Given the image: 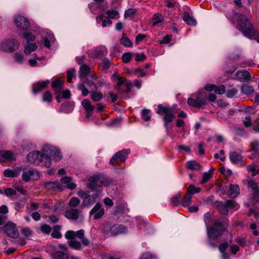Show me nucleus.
<instances>
[{"mask_svg": "<svg viewBox=\"0 0 259 259\" xmlns=\"http://www.w3.org/2000/svg\"><path fill=\"white\" fill-rule=\"evenodd\" d=\"M235 17L238 18V29L240 30L243 34L250 38H257L255 35V31L254 29L253 25L249 22L248 18L244 15L240 14H235Z\"/></svg>", "mask_w": 259, "mask_h": 259, "instance_id": "1", "label": "nucleus"}, {"mask_svg": "<svg viewBox=\"0 0 259 259\" xmlns=\"http://www.w3.org/2000/svg\"><path fill=\"white\" fill-rule=\"evenodd\" d=\"M228 225V220L226 219L222 221H215L213 225L207 229V234L208 238L212 239H217L221 238Z\"/></svg>", "mask_w": 259, "mask_h": 259, "instance_id": "2", "label": "nucleus"}, {"mask_svg": "<svg viewBox=\"0 0 259 259\" xmlns=\"http://www.w3.org/2000/svg\"><path fill=\"white\" fill-rule=\"evenodd\" d=\"M44 150V153L38 151L29 153L27 156L28 161L41 166L49 167L51 165V160L46 156V148Z\"/></svg>", "mask_w": 259, "mask_h": 259, "instance_id": "3", "label": "nucleus"}, {"mask_svg": "<svg viewBox=\"0 0 259 259\" xmlns=\"http://www.w3.org/2000/svg\"><path fill=\"white\" fill-rule=\"evenodd\" d=\"M187 103L197 109L204 108L207 104V94L203 91H198L192 94L188 99Z\"/></svg>", "mask_w": 259, "mask_h": 259, "instance_id": "4", "label": "nucleus"}, {"mask_svg": "<svg viewBox=\"0 0 259 259\" xmlns=\"http://www.w3.org/2000/svg\"><path fill=\"white\" fill-rule=\"evenodd\" d=\"M89 183L88 184V188L95 190L97 187L109 186L113 183V180L109 178L104 177L100 176H94L90 177Z\"/></svg>", "mask_w": 259, "mask_h": 259, "instance_id": "5", "label": "nucleus"}, {"mask_svg": "<svg viewBox=\"0 0 259 259\" xmlns=\"http://www.w3.org/2000/svg\"><path fill=\"white\" fill-rule=\"evenodd\" d=\"M102 231L105 235L115 236L127 231V228L121 224L111 225L108 222L104 223L102 226Z\"/></svg>", "mask_w": 259, "mask_h": 259, "instance_id": "6", "label": "nucleus"}, {"mask_svg": "<svg viewBox=\"0 0 259 259\" xmlns=\"http://www.w3.org/2000/svg\"><path fill=\"white\" fill-rule=\"evenodd\" d=\"M157 113L164 115L163 119L165 126L172 122L175 118L174 110L170 107H164L161 104L158 105Z\"/></svg>", "mask_w": 259, "mask_h": 259, "instance_id": "7", "label": "nucleus"}, {"mask_svg": "<svg viewBox=\"0 0 259 259\" xmlns=\"http://www.w3.org/2000/svg\"><path fill=\"white\" fill-rule=\"evenodd\" d=\"M22 178L25 182L35 181L40 178V172L32 167L25 168L23 169Z\"/></svg>", "mask_w": 259, "mask_h": 259, "instance_id": "8", "label": "nucleus"}, {"mask_svg": "<svg viewBox=\"0 0 259 259\" xmlns=\"http://www.w3.org/2000/svg\"><path fill=\"white\" fill-rule=\"evenodd\" d=\"M118 81L115 87V89L119 95L131 92L132 83L130 81H127L126 79L122 77H118Z\"/></svg>", "mask_w": 259, "mask_h": 259, "instance_id": "9", "label": "nucleus"}, {"mask_svg": "<svg viewBox=\"0 0 259 259\" xmlns=\"http://www.w3.org/2000/svg\"><path fill=\"white\" fill-rule=\"evenodd\" d=\"M130 153V149H122L117 152L110 159V163L113 166L119 165L121 162L125 161Z\"/></svg>", "mask_w": 259, "mask_h": 259, "instance_id": "10", "label": "nucleus"}, {"mask_svg": "<svg viewBox=\"0 0 259 259\" xmlns=\"http://www.w3.org/2000/svg\"><path fill=\"white\" fill-rule=\"evenodd\" d=\"M20 44L15 39H10L3 41L1 46V49L5 52H13L18 49Z\"/></svg>", "mask_w": 259, "mask_h": 259, "instance_id": "11", "label": "nucleus"}, {"mask_svg": "<svg viewBox=\"0 0 259 259\" xmlns=\"http://www.w3.org/2000/svg\"><path fill=\"white\" fill-rule=\"evenodd\" d=\"M4 230L9 237L12 238H16L19 235L16 225L11 222H8L4 226Z\"/></svg>", "mask_w": 259, "mask_h": 259, "instance_id": "12", "label": "nucleus"}, {"mask_svg": "<svg viewBox=\"0 0 259 259\" xmlns=\"http://www.w3.org/2000/svg\"><path fill=\"white\" fill-rule=\"evenodd\" d=\"M15 23L17 27L19 28L20 30L23 31L27 30L30 26V23L28 19L22 16H17L15 19Z\"/></svg>", "mask_w": 259, "mask_h": 259, "instance_id": "13", "label": "nucleus"}, {"mask_svg": "<svg viewBox=\"0 0 259 259\" xmlns=\"http://www.w3.org/2000/svg\"><path fill=\"white\" fill-rule=\"evenodd\" d=\"M44 187L51 193L57 191H61L63 190L61 184L57 181L46 182L44 184Z\"/></svg>", "mask_w": 259, "mask_h": 259, "instance_id": "14", "label": "nucleus"}, {"mask_svg": "<svg viewBox=\"0 0 259 259\" xmlns=\"http://www.w3.org/2000/svg\"><path fill=\"white\" fill-rule=\"evenodd\" d=\"M46 156L51 160V158L56 161H59L62 159L61 153L54 148H47L46 150Z\"/></svg>", "mask_w": 259, "mask_h": 259, "instance_id": "15", "label": "nucleus"}, {"mask_svg": "<svg viewBox=\"0 0 259 259\" xmlns=\"http://www.w3.org/2000/svg\"><path fill=\"white\" fill-rule=\"evenodd\" d=\"M104 208H101L100 203H98L90 211V215L94 214V219L97 220L101 218L104 214Z\"/></svg>", "mask_w": 259, "mask_h": 259, "instance_id": "16", "label": "nucleus"}, {"mask_svg": "<svg viewBox=\"0 0 259 259\" xmlns=\"http://www.w3.org/2000/svg\"><path fill=\"white\" fill-rule=\"evenodd\" d=\"M50 83L49 80L47 79L41 82H37L32 85V92L34 94H36L45 89L48 84Z\"/></svg>", "mask_w": 259, "mask_h": 259, "instance_id": "17", "label": "nucleus"}, {"mask_svg": "<svg viewBox=\"0 0 259 259\" xmlns=\"http://www.w3.org/2000/svg\"><path fill=\"white\" fill-rule=\"evenodd\" d=\"M81 104L85 109L86 118H90L91 117L95 108L94 106L91 104L90 101L88 99L83 100L81 102Z\"/></svg>", "mask_w": 259, "mask_h": 259, "instance_id": "18", "label": "nucleus"}, {"mask_svg": "<svg viewBox=\"0 0 259 259\" xmlns=\"http://www.w3.org/2000/svg\"><path fill=\"white\" fill-rule=\"evenodd\" d=\"M80 212L76 208H70L65 211V217L70 220H76L79 218Z\"/></svg>", "mask_w": 259, "mask_h": 259, "instance_id": "19", "label": "nucleus"}, {"mask_svg": "<svg viewBox=\"0 0 259 259\" xmlns=\"http://www.w3.org/2000/svg\"><path fill=\"white\" fill-rule=\"evenodd\" d=\"M0 158L5 161L16 160L14 154L8 150H3L0 151Z\"/></svg>", "mask_w": 259, "mask_h": 259, "instance_id": "20", "label": "nucleus"}, {"mask_svg": "<svg viewBox=\"0 0 259 259\" xmlns=\"http://www.w3.org/2000/svg\"><path fill=\"white\" fill-rule=\"evenodd\" d=\"M229 158L233 164H238L242 161L243 156L237 152H231L229 154Z\"/></svg>", "mask_w": 259, "mask_h": 259, "instance_id": "21", "label": "nucleus"}, {"mask_svg": "<svg viewBox=\"0 0 259 259\" xmlns=\"http://www.w3.org/2000/svg\"><path fill=\"white\" fill-rule=\"evenodd\" d=\"M60 181L61 183L65 184L66 187L70 190H73L76 187V185L72 182V178L70 177H63Z\"/></svg>", "mask_w": 259, "mask_h": 259, "instance_id": "22", "label": "nucleus"}, {"mask_svg": "<svg viewBox=\"0 0 259 259\" xmlns=\"http://www.w3.org/2000/svg\"><path fill=\"white\" fill-rule=\"evenodd\" d=\"M52 87L56 94L61 92L63 88V81L58 78L52 82Z\"/></svg>", "mask_w": 259, "mask_h": 259, "instance_id": "23", "label": "nucleus"}, {"mask_svg": "<svg viewBox=\"0 0 259 259\" xmlns=\"http://www.w3.org/2000/svg\"><path fill=\"white\" fill-rule=\"evenodd\" d=\"M75 237H77L80 239H82L81 243L83 246H88L90 244L89 240L84 238V231L83 230H80L77 231V232H75Z\"/></svg>", "mask_w": 259, "mask_h": 259, "instance_id": "24", "label": "nucleus"}, {"mask_svg": "<svg viewBox=\"0 0 259 259\" xmlns=\"http://www.w3.org/2000/svg\"><path fill=\"white\" fill-rule=\"evenodd\" d=\"M239 194V188L237 185L231 184L229 186L228 196L230 198H235Z\"/></svg>", "mask_w": 259, "mask_h": 259, "instance_id": "25", "label": "nucleus"}, {"mask_svg": "<svg viewBox=\"0 0 259 259\" xmlns=\"http://www.w3.org/2000/svg\"><path fill=\"white\" fill-rule=\"evenodd\" d=\"M236 75L239 79L249 80L251 78L250 73L246 70H238Z\"/></svg>", "mask_w": 259, "mask_h": 259, "instance_id": "26", "label": "nucleus"}, {"mask_svg": "<svg viewBox=\"0 0 259 259\" xmlns=\"http://www.w3.org/2000/svg\"><path fill=\"white\" fill-rule=\"evenodd\" d=\"M98 197V195L95 194L94 195H89L87 198L83 200L81 205L82 207L88 206L90 205L95 203L96 201V198Z\"/></svg>", "mask_w": 259, "mask_h": 259, "instance_id": "27", "label": "nucleus"}, {"mask_svg": "<svg viewBox=\"0 0 259 259\" xmlns=\"http://www.w3.org/2000/svg\"><path fill=\"white\" fill-rule=\"evenodd\" d=\"M183 19L188 25H195L196 24L195 19L193 17L191 16L187 12H184Z\"/></svg>", "mask_w": 259, "mask_h": 259, "instance_id": "28", "label": "nucleus"}, {"mask_svg": "<svg viewBox=\"0 0 259 259\" xmlns=\"http://www.w3.org/2000/svg\"><path fill=\"white\" fill-rule=\"evenodd\" d=\"M120 43L125 47H132L133 46L132 41L129 39L127 35L125 33H123L122 37L120 38Z\"/></svg>", "mask_w": 259, "mask_h": 259, "instance_id": "29", "label": "nucleus"}, {"mask_svg": "<svg viewBox=\"0 0 259 259\" xmlns=\"http://www.w3.org/2000/svg\"><path fill=\"white\" fill-rule=\"evenodd\" d=\"M91 70V68L85 64H83L80 67L79 69V76L81 78L85 77L89 74Z\"/></svg>", "mask_w": 259, "mask_h": 259, "instance_id": "30", "label": "nucleus"}, {"mask_svg": "<svg viewBox=\"0 0 259 259\" xmlns=\"http://www.w3.org/2000/svg\"><path fill=\"white\" fill-rule=\"evenodd\" d=\"M37 48V46L35 43H30L26 45L24 53L26 55H29L31 53L34 52Z\"/></svg>", "mask_w": 259, "mask_h": 259, "instance_id": "31", "label": "nucleus"}, {"mask_svg": "<svg viewBox=\"0 0 259 259\" xmlns=\"http://www.w3.org/2000/svg\"><path fill=\"white\" fill-rule=\"evenodd\" d=\"M20 171L21 169L19 168L15 170L7 169L4 171V175L6 177H15L19 175Z\"/></svg>", "mask_w": 259, "mask_h": 259, "instance_id": "32", "label": "nucleus"}, {"mask_svg": "<svg viewBox=\"0 0 259 259\" xmlns=\"http://www.w3.org/2000/svg\"><path fill=\"white\" fill-rule=\"evenodd\" d=\"M68 251H57L53 254L54 259H67Z\"/></svg>", "mask_w": 259, "mask_h": 259, "instance_id": "33", "label": "nucleus"}, {"mask_svg": "<svg viewBox=\"0 0 259 259\" xmlns=\"http://www.w3.org/2000/svg\"><path fill=\"white\" fill-rule=\"evenodd\" d=\"M91 98L92 100L95 102H98L103 98V95L100 92H96V91H90Z\"/></svg>", "mask_w": 259, "mask_h": 259, "instance_id": "34", "label": "nucleus"}, {"mask_svg": "<svg viewBox=\"0 0 259 259\" xmlns=\"http://www.w3.org/2000/svg\"><path fill=\"white\" fill-rule=\"evenodd\" d=\"M61 230V226L56 225L53 228V232L51 233V236L54 238L59 239L62 237V234L60 231Z\"/></svg>", "mask_w": 259, "mask_h": 259, "instance_id": "35", "label": "nucleus"}, {"mask_svg": "<svg viewBox=\"0 0 259 259\" xmlns=\"http://www.w3.org/2000/svg\"><path fill=\"white\" fill-rule=\"evenodd\" d=\"M186 167L188 169L191 170H198L201 167V165L195 161L187 162Z\"/></svg>", "mask_w": 259, "mask_h": 259, "instance_id": "36", "label": "nucleus"}, {"mask_svg": "<svg viewBox=\"0 0 259 259\" xmlns=\"http://www.w3.org/2000/svg\"><path fill=\"white\" fill-rule=\"evenodd\" d=\"M192 196L190 194L187 193L183 197L181 200V204L184 207H187L189 206L191 203V199Z\"/></svg>", "mask_w": 259, "mask_h": 259, "instance_id": "37", "label": "nucleus"}, {"mask_svg": "<svg viewBox=\"0 0 259 259\" xmlns=\"http://www.w3.org/2000/svg\"><path fill=\"white\" fill-rule=\"evenodd\" d=\"M216 206L218 209L219 210L220 212L223 214H227L228 213V210L227 209V207L224 203L223 202H216Z\"/></svg>", "mask_w": 259, "mask_h": 259, "instance_id": "38", "label": "nucleus"}, {"mask_svg": "<svg viewBox=\"0 0 259 259\" xmlns=\"http://www.w3.org/2000/svg\"><path fill=\"white\" fill-rule=\"evenodd\" d=\"M69 246L75 250H80L82 249L81 244L80 242L76 240H70L68 242Z\"/></svg>", "mask_w": 259, "mask_h": 259, "instance_id": "39", "label": "nucleus"}, {"mask_svg": "<svg viewBox=\"0 0 259 259\" xmlns=\"http://www.w3.org/2000/svg\"><path fill=\"white\" fill-rule=\"evenodd\" d=\"M201 189L199 187H196L193 185H190L187 188V191L188 194H190L191 196L196 193L200 192Z\"/></svg>", "mask_w": 259, "mask_h": 259, "instance_id": "40", "label": "nucleus"}, {"mask_svg": "<svg viewBox=\"0 0 259 259\" xmlns=\"http://www.w3.org/2000/svg\"><path fill=\"white\" fill-rule=\"evenodd\" d=\"M237 93L238 90L236 88H234L232 86H230L227 90L226 95L227 97L232 98L234 97Z\"/></svg>", "mask_w": 259, "mask_h": 259, "instance_id": "41", "label": "nucleus"}, {"mask_svg": "<svg viewBox=\"0 0 259 259\" xmlns=\"http://www.w3.org/2000/svg\"><path fill=\"white\" fill-rule=\"evenodd\" d=\"M111 65L110 61L108 59H104L100 65V67L102 70H107Z\"/></svg>", "mask_w": 259, "mask_h": 259, "instance_id": "42", "label": "nucleus"}, {"mask_svg": "<svg viewBox=\"0 0 259 259\" xmlns=\"http://www.w3.org/2000/svg\"><path fill=\"white\" fill-rule=\"evenodd\" d=\"M22 37L26 39L27 42L33 41L35 40V36L30 32H25L22 34Z\"/></svg>", "mask_w": 259, "mask_h": 259, "instance_id": "43", "label": "nucleus"}, {"mask_svg": "<svg viewBox=\"0 0 259 259\" xmlns=\"http://www.w3.org/2000/svg\"><path fill=\"white\" fill-rule=\"evenodd\" d=\"M241 91L243 93L246 95H249L253 93L254 90L251 86L247 84H243L241 87Z\"/></svg>", "mask_w": 259, "mask_h": 259, "instance_id": "44", "label": "nucleus"}, {"mask_svg": "<svg viewBox=\"0 0 259 259\" xmlns=\"http://www.w3.org/2000/svg\"><path fill=\"white\" fill-rule=\"evenodd\" d=\"M82 83H84L85 86L91 88V91H96L98 89L97 85L93 81L89 80L88 79H85Z\"/></svg>", "mask_w": 259, "mask_h": 259, "instance_id": "45", "label": "nucleus"}, {"mask_svg": "<svg viewBox=\"0 0 259 259\" xmlns=\"http://www.w3.org/2000/svg\"><path fill=\"white\" fill-rule=\"evenodd\" d=\"M106 13L108 15V17L111 19L118 18L119 16L118 11L115 10H109L106 11Z\"/></svg>", "mask_w": 259, "mask_h": 259, "instance_id": "46", "label": "nucleus"}, {"mask_svg": "<svg viewBox=\"0 0 259 259\" xmlns=\"http://www.w3.org/2000/svg\"><path fill=\"white\" fill-rule=\"evenodd\" d=\"M250 146L251 149L250 150V151L254 152V153H257L259 151V142L257 140H254L252 141L250 144Z\"/></svg>", "mask_w": 259, "mask_h": 259, "instance_id": "47", "label": "nucleus"}, {"mask_svg": "<svg viewBox=\"0 0 259 259\" xmlns=\"http://www.w3.org/2000/svg\"><path fill=\"white\" fill-rule=\"evenodd\" d=\"M80 201L77 197H73L69 201L68 205L70 207H75L77 206L80 203Z\"/></svg>", "mask_w": 259, "mask_h": 259, "instance_id": "48", "label": "nucleus"}, {"mask_svg": "<svg viewBox=\"0 0 259 259\" xmlns=\"http://www.w3.org/2000/svg\"><path fill=\"white\" fill-rule=\"evenodd\" d=\"M212 172H211L210 171L207 172H204L203 174L202 180L201 181L200 184H204L207 182L212 177Z\"/></svg>", "mask_w": 259, "mask_h": 259, "instance_id": "49", "label": "nucleus"}, {"mask_svg": "<svg viewBox=\"0 0 259 259\" xmlns=\"http://www.w3.org/2000/svg\"><path fill=\"white\" fill-rule=\"evenodd\" d=\"M77 88L79 91H81L83 96H87L89 94V92L84 83H79L77 85Z\"/></svg>", "mask_w": 259, "mask_h": 259, "instance_id": "50", "label": "nucleus"}, {"mask_svg": "<svg viewBox=\"0 0 259 259\" xmlns=\"http://www.w3.org/2000/svg\"><path fill=\"white\" fill-rule=\"evenodd\" d=\"M161 15L159 13H156L154 14L152 18V20H153L152 25L153 26H157L158 23L161 22Z\"/></svg>", "mask_w": 259, "mask_h": 259, "instance_id": "51", "label": "nucleus"}, {"mask_svg": "<svg viewBox=\"0 0 259 259\" xmlns=\"http://www.w3.org/2000/svg\"><path fill=\"white\" fill-rule=\"evenodd\" d=\"M134 56V54L131 52L124 53L122 57V61L125 63H129Z\"/></svg>", "mask_w": 259, "mask_h": 259, "instance_id": "52", "label": "nucleus"}, {"mask_svg": "<svg viewBox=\"0 0 259 259\" xmlns=\"http://www.w3.org/2000/svg\"><path fill=\"white\" fill-rule=\"evenodd\" d=\"M181 197V195L180 193L177 195L172 196L171 198V204L173 206H177L179 203V199Z\"/></svg>", "mask_w": 259, "mask_h": 259, "instance_id": "53", "label": "nucleus"}, {"mask_svg": "<svg viewBox=\"0 0 259 259\" xmlns=\"http://www.w3.org/2000/svg\"><path fill=\"white\" fill-rule=\"evenodd\" d=\"M150 110L148 109H143L142 111V116L143 119L146 121H148L151 119V116L150 115Z\"/></svg>", "mask_w": 259, "mask_h": 259, "instance_id": "54", "label": "nucleus"}, {"mask_svg": "<svg viewBox=\"0 0 259 259\" xmlns=\"http://www.w3.org/2000/svg\"><path fill=\"white\" fill-rule=\"evenodd\" d=\"M136 12L137 11L135 9H128L127 10L125 11L124 15V17L125 18H130L134 16Z\"/></svg>", "mask_w": 259, "mask_h": 259, "instance_id": "55", "label": "nucleus"}, {"mask_svg": "<svg viewBox=\"0 0 259 259\" xmlns=\"http://www.w3.org/2000/svg\"><path fill=\"white\" fill-rule=\"evenodd\" d=\"M14 58L15 59V61L19 63H22L23 59H24V55L19 53H16L14 54Z\"/></svg>", "mask_w": 259, "mask_h": 259, "instance_id": "56", "label": "nucleus"}, {"mask_svg": "<svg viewBox=\"0 0 259 259\" xmlns=\"http://www.w3.org/2000/svg\"><path fill=\"white\" fill-rule=\"evenodd\" d=\"M247 168L248 171L252 172L253 176L259 173V168L254 165H249Z\"/></svg>", "mask_w": 259, "mask_h": 259, "instance_id": "57", "label": "nucleus"}, {"mask_svg": "<svg viewBox=\"0 0 259 259\" xmlns=\"http://www.w3.org/2000/svg\"><path fill=\"white\" fill-rule=\"evenodd\" d=\"M65 237L68 240H74L75 238V231L69 230L66 232Z\"/></svg>", "mask_w": 259, "mask_h": 259, "instance_id": "58", "label": "nucleus"}, {"mask_svg": "<svg viewBox=\"0 0 259 259\" xmlns=\"http://www.w3.org/2000/svg\"><path fill=\"white\" fill-rule=\"evenodd\" d=\"M52 95L49 91L46 92L42 97V100L45 102H51L52 101Z\"/></svg>", "mask_w": 259, "mask_h": 259, "instance_id": "59", "label": "nucleus"}, {"mask_svg": "<svg viewBox=\"0 0 259 259\" xmlns=\"http://www.w3.org/2000/svg\"><path fill=\"white\" fill-rule=\"evenodd\" d=\"M247 186L251 189L253 191H254L256 190H258V189H259L257 184L252 180H249L248 181Z\"/></svg>", "mask_w": 259, "mask_h": 259, "instance_id": "60", "label": "nucleus"}, {"mask_svg": "<svg viewBox=\"0 0 259 259\" xmlns=\"http://www.w3.org/2000/svg\"><path fill=\"white\" fill-rule=\"evenodd\" d=\"M40 230L42 233L49 234L51 232L52 228L50 226L45 224L41 226Z\"/></svg>", "mask_w": 259, "mask_h": 259, "instance_id": "61", "label": "nucleus"}, {"mask_svg": "<svg viewBox=\"0 0 259 259\" xmlns=\"http://www.w3.org/2000/svg\"><path fill=\"white\" fill-rule=\"evenodd\" d=\"M226 92V87L224 85L217 86L215 89V93L217 94H223Z\"/></svg>", "mask_w": 259, "mask_h": 259, "instance_id": "62", "label": "nucleus"}, {"mask_svg": "<svg viewBox=\"0 0 259 259\" xmlns=\"http://www.w3.org/2000/svg\"><path fill=\"white\" fill-rule=\"evenodd\" d=\"M21 234L26 237H30L32 234V231L28 227H26L21 230Z\"/></svg>", "mask_w": 259, "mask_h": 259, "instance_id": "63", "label": "nucleus"}, {"mask_svg": "<svg viewBox=\"0 0 259 259\" xmlns=\"http://www.w3.org/2000/svg\"><path fill=\"white\" fill-rule=\"evenodd\" d=\"M141 259H157L156 257L153 255L152 254L149 253V252H146L144 253L141 257Z\"/></svg>", "mask_w": 259, "mask_h": 259, "instance_id": "64", "label": "nucleus"}]
</instances>
